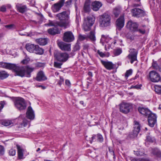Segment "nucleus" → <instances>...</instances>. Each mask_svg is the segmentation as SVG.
Segmentation results:
<instances>
[{
  "mask_svg": "<svg viewBox=\"0 0 161 161\" xmlns=\"http://www.w3.org/2000/svg\"><path fill=\"white\" fill-rule=\"evenodd\" d=\"M80 20V16L79 15H76V16L75 22L77 25H79V23Z\"/></svg>",
  "mask_w": 161,
  "mask_h": 161,
  "instance_id": "obj_53",
  "label": "nucleus"
},
{
  "mask_svg": "<svg viewBox=\"0 0 161 161\" xmlns=\"http://www.w3.org/2000/svg\"><path fill=\"white\" fill-rule=\"evenodd\" d=\"M28 123V121L26 119H23V121L20 124L21 127H25L26 126Z\"/></svg>",
  "mask_w": 161,
  "mask_h": 161,
  "instance_id": "obj_38",
  "label": "nucleus"
},
{
  "mask_svg": "<svg viewBox=\"0 0 161 161\" xmlns=\"http://www.w3.org/2000/svg\"><path fill=\"white\" fill-rule=\"evenodd\" d=\"M129 54L127 57L130 60L131 64H133L134 61L137 60V55L138 51L134 48L130 49L129 51Z\"/></svg>",
  "mask_w": 161,
  "mask_h": 161,
  "instance_id": "obj_10",
  "label": "nucleus"
},
{
  "mask_svg": "<svg viewBox=\"0 0 161 161\" xmlns=\"http://www.w3.org/2000/svg\"><path fill=\"white\" fill-rule=\"evenodd\" d=\"M125 23V19L124 16H120L117 20L116 23V30L120 31L124 27Z\"/></svg>",
  "mask_w": 161,
  "mask_h": 161,
  "instance_id": "obj_13",
  "label": "nucleus"
},
{
  "mask_svg": "<svg viewBox=\"0 0 161 161\" xmlns=\"http://www.w3.org/2000/svg\"><path fill=\"white\" fill-rule=\"evenodd\" d=\"M102 6V4L101 2L95 1L92 3V8L93 10L97 11Z\"/></svg>",
  "mask_w": 161,
  "mask_h": 161,
  "instance_id": "obj_24",
  "label": "nucleus"
},
{
  "mask_svg": "<svg viewBox=\"0 0 161 161\" xmlns=\"http://www.w3.org/2000/svg\"><path fill=\"white\" fill-rule=\"evenodd\" d=\"M131 161H150V160L148 158H138L133 159L131 160Z\"/></svg>",
  "mask_w": 161,
  "mask_h": 161,
  "instance_id": "obj_43",
  "label": "nucleus"
},
{
  "mask_svg": "<svg viewBox=\"0 0 161 161\" xmlns=\"http://www.w3.org/2000/svg\"><path fill=\"white\" fill-rule=\"evenodd\" d=\"M120 13V10L119 8H114L113 10V14L116 17H117Z\"/></svg>",
  "mask_w": 161,
  "mask_h": 161,
  "instance_id": "obj_34",
  "label": "nucleus"
},
{
  "mask_svg": "<svg viewBox=\"0 0 161 161\" xmlns=\"http://www.w3.org/2000/svg\"><path fill=\"white\" fill-rule=\"evenodd\" d=\"M5 28L8 29L9 30H12L14 29H15L16 28V26L14 24H10L8 25H6L4 26Z\"/></svg>",
  "mask_w": 161,
  "mask_h": 161,
  "instance_id": "obj_40",
  "label": "nucleus"
},
{
  "mask_svg": "<svg viewBox=\"0 0 161 161\" xmlns=\"http://www.w3.org/2000/svg\"><path fill=\"white\" fill-rule=\"evenodd\" d=\"M26 115L27 118L31 120H33L35 117L34 111L31 106H29L27 109L26 113Z\"/></svg>",
  "mask_w": 161,
  "mask_h": 161,
  "instance_id": "obj_20",
  "label": "nucleus"
},
{
  "mask_svg": "<svg viewBox=\"0 0 161 161\" xmlns=\"http://www.w3.org/2000/svg\"><path fill=\"white\" fill-rule=\"evenodd\" d=\"M36 42L41 45H45L47 43V41L46 38H40L37 39L36 40Z\"/></svg>",
  "mask_w": 161,
  "mask_h": 161,
  "instance_id": "obj_27",
  "label": "nucleus"
},
{
  "mask_svg": "<svg viewBox=\"0 0 161 161\" xmlns=\"http://www.w3.org/2000/svg\"><path fill=\"white\" fill-rule=\"evenodd\" d=\"M149 77L150 80L153 82H158L161 80L159 74L154 70H152L149 72Z\"/></svg>",
  "mask_w": 161,
  "mask_h": 161,
  "instance_id": "obj_9",
  "label": "nucleus"
},
{
  "mask_svg": "<svg viewBox=\"0 0 161 161\" xmlns=\"http://www.w3.org/2000/svg\"><path fill=\"white\" fill-rule=\"evenodd\" d=\"M54 22H51L50 23V25L51 26H54V27L50 28L47 31L49 34L52 35H54L56 34L60 33V31L59 30L58 27L59 26L58 25H52Z\"/></svg>",
  "mask_w": 161,
  "mask_h": 161,
  "instance_id": "obj_15",
  "label": "nucleus"
},
{
  "mask_svg": "<svg viewBox=\"0 0 161 161\" xmlns=\"http://www.w3.org/2000/svg\"><path fill=\"white\" fill-rule=\"evenodd\" d=\"M97 53L102 58L106 56V54L103 52L100 51L99 50L97 51Z\"/></svg>",
  "mask_w": 161,
  "mask_h": 161,
  "instance_id": "obj_51",
  "label": "nucleus"
},
{
  "mask_svg": "<svg viewBox=\"0 0 161 161\" xmlns=\"http://www.w3.org/2000/svg\"><path fill=\"white\" fill-rule=\"evenodd\" d=\"M37 86L38 87H41L43 89H44L46 88L45 86H42V85H38V86Z\"/></svg>",
  "mask_w": 161,
  "mask_h": 161,
  "instance_id": "obj_60",
  "label": "nucleus"
},
{
  "mask_svg": "<svg viewBox=\"0 0 161 161\" xmlns=\"http://www.w3.org/2000/svg\"><path fill=\"white\" fill-rule=\"evenodd\" d=\"M148 117L147 120L148 124L151 127H153L154 126V125L157 123V117L155 114L151 113L147 115Z\"/></svg>",
  "mask_w": 161,
  "mask_h": 161,
  "instance_id": "obj_11",
  "label": "nucleus"
},
{
  "mask_svg": "<svg viewBox=\"0 0 161 161\" xmlns=\"http://www.w3.org/2000/svg\"><path fill=\"white\" fill-rule=\"evenodd\" d=\"M65 84L68 86L70 87L71 86V83L68 80H66L65 81Z\"/></svg>",
  "mask_w": 161,
  "mask_h": 161,
  "instance_id": "obj_55",
  "label": "nucleus"
},
{
  "mask_svg": "<svg viewBox=\"0 0 161 161\" xmlns=\"http://www.w3.org/2000/svg\"><path fill=\"white\" fill-rule=\"evenodd\" d=\"M4 148L3 146L0 145V155H3L4 153Z\"/></svg>",
  "mask_w": 161,
  "mask_h": 161,
  "instance_id": "obj_49",
  "label": "nucleus"
},
{
  "mask_svg": "<svg viewBox=\"0 0 161 161\" xmlns=\"http://www.w3.org/2000/svg\"><path fill=\"white\" fill-rule=\"evenodd\" d=\"M140 127L141 125L139 122L136 120L134 121L132 132L128 135L127 137L133 138L136 136L140 131Z\"/></svg>",
  "mask_w": 161,
  "mask_h": 161,
  "instance_id": "obj_7",
  "label": "nucleus"
},
{
  "mask_svg": "<svg viewBox=\"0 0 161 161\" xmlns=\"http://www.w3.org/2000/svg\"><path fill=\"white\" fill-rule=\"evenodd\" d=\"M4 103V101L0 102V104L1 105V106H0L2 108H3Z\"/></svg>",
  "mask_w": 161,
  "mask_h": 161,
  "instance_id": "obj_59",
  "label": "nucleus"
},
{
  "mask_svg": "<svg viewBox=\"0 0 161 161\" xmlns=\"http://www.w3.org/2000/svg\"><path fill=\"white\" fill-rule=\"evenodd\" d=\"M153 153L154 155L158 158L161 157V152L159 149L155 148L153 150Z\"/></svg>",
  "mask_w": 161,
  "mask_h": 161,
  "instance_id": "obj_29",
  "label": "nucleus"
},
{
  "mask_svg": "<svg viewBox=\"0 0 161 161\" xmlns=\"http://www.w3.org/2000/svg\"><path fill=\"white\" fill-rule=\"evenodd\" d=\"M122 52V49L121 48H118L114 50V54L115 56H117L121 54Z\"/></svg>",
  "mask_w": 161,
  "mask_h": 161,
  "instance_id": "obj_33",
  "label": "nucleus"
},
{
  "mask_svg": "<svg viewBox=\"0 0 161 161\" xmlns=\"http://www.w3.org/2000/svg\"><path fill=\"white\" fill-rule=\"evenodd\" d=\"M80 49V47L79 43L77 42L75 45L73 49V51L74 52L79 50Z\"/></svg>",
  "mask_w": 161,
  "mask_h": 161,
  "instance_id": "obj_37",
  "label": "nucleus"
},
{
  "mask_svg": "<svg viewBox=\"0 0 161 161\" xmlns=\"http://www.w3.org/2000/svg\"><path fill=\"white\" fill-rule=\"evenodd\" d=\"M111 17L108 14L104 13L100 18V25L102 27L109 26L111 24Z\"/></svg>",
  "mask_w": 161,
  "mask_h": 161,
  "instance_id": "obj_5",
  "label": "nucleus"
},
{
  "mask_svg": "<svg viewBox=\"0 0 161 161\" xmlns=\"http://www.w3.org/2000/svg\"><path fill=\"white\" fill-rule=\"evenodd\" d=\"M59 21L54 22L52 25H58L60 27L67 28L69 26L70 21L69 19V13L67 11H63L56 15Z\"/></svg>",
  "mask_w": 161,
  "mask_h": 161,
  "instance_id": "obj_2",
  "label": "nucleus"
},
{
  "mask_svg": "<svg viewBox=\"0 0 161 161\" xmlns=\"http://www.w3.org/2000/svg\"><path fill=\"white\" fill-rule=\"evenodd\" d=\"M96 136L95 135H93L92 137V140L90 141V143H92V142L93 141H94V140L96 139Z\"/></svg>",
  "mask_w": 161,
  "mask_h": 161,
  "instance_id": "obj_57",
  "label": "nucleus"
},
{
  "mask_svg": "<svg viewBox=\"0 0 161 161\" xmlns=\"http://www.w3.org/2000/svg\"><path fill=\"white\" fill-rule=\"evenodd\" d=\"M16 151L14 149H10L9 151V154L10 156H14L15 155Z\"/></svg>",
  "mask_w": 161,
  "mask_h": 161,
  "instance_id": "obj_47",
  "label": "nucleus"
},
{
  "mask_svg": "<svg viewBox=\"0 0 161 161\" xmlns=\"http://www.w3.org/2000/svg\"><path fill=\"white\" fill-rule=\"evenodd\" d=\"M88 75L90 77H92V73L91 72V71H89V72H88Z\"/></svg>",
  "mask_w": 161,
  "mask_h": 161,
  "instance_id": "obj_61",
  "label": "nucleus"
},
{
  "mask_svg": "<svg viewBox=\"0 0 161 161\" xmlns=\"http://www.w3.org/2000/svg\"><path fill=\"white\" fill-rule=\"evenodd\" d=\"M126 26L130 31H136L137 30L138 24L136 22L130 20L128 22Z\"/></svg>",
  "mask_w": 161,
  "mask_h": 161,
  "instance_id": "obj_16",
  "label": "nucleus"
},
{
  "mask_svg": "<svg viewBox=\"0 0 161 161\" xmlns=\"http://www.w3.org/2000/svg\"><path fill=\"white\" fill-rule=\"evenodd\" d=\"M62 7L60 6L57 3L54 4V6L53 8V10L54 12H56L59 11Z\"/></svg>",
  "mask_w": 161,
  "mask_h": 161,
  "instance_id": "obj_36",
  "label": "nucleus"
},
{
  "mask_svg": "<svg viewBox=\"0 0 161 161\" xmlns=\"http://www.w3.org/2000/svg\"><path fill=\"white\" fill-rule=\"evenodd\" d=\"M16 7L17 11L22 14L25 13L28 10L26 6L22 4L17 3L16 5Z\"/></svg>",
  "mask_w": 161,
  "mask_h": 161,
  "instance_id": "obj_19",
  "label": "nucleus"
},
{
  "mask_svg": "<svg viewBox=\"0 0 161 161\" xmlns=\"http://www.w3.org/2000/svg\"><path fill=\"white\" fill-rule=\"evenodd\" d=\"M120 111L124 114L129 113L132 108L131 104L129 103L122 102L119 105Z\"/></svg>",
  "mask_w": 161,
  "mask_h": 161,
  "instance_id": "obj_8",
  "label": "nucleus"
},
{
  "mask_svg": "<svg viewBox=\"0 0 161 161\" xmlns=\"http://www.w3.org/2000/svg\"><path fill=\"white\" fill-rule=\"evenodd\" d=\"M4 36V34L3 33H0V39L2 38Z\"/></svg>",
  "mask_w": 161,
  "mask_h": 161,
  "instance_id": "obj_62",
  "label": "nucleus"
},
{
  "mask_svg": "<svg viewBox=\"0 0 161 161\" xmlns=\"http://www.w3.org/2000/svg\"><path fill=\"white\" fill-rule=\"evenodd\" d=\"M154 138L151 136L148 135L147 136L146 140L148 142H154Z\"/></svg>",
  "mask_w": 161,
  "mask_h": 161,
  "instance_id": "obj_41",
  "label": "nucleus"
},
{
  "mask_svg": "<svg viewBox=\"0 0 161 161\" xmlns=\"http://www.w3.org/2000/svg\"><path fill=\"white\" fill-rule=\"evenodd\" d=\"M83 25V29L85 31H90L91 26L94 23L95 18L92 15L89 16L86 18L84 19Z\"/></svg>",
  "mask_w": 161,
  "mask_h": 161,
  "instance_id": "obj_3",
  "label": "nucleus"
},
{
  "mask_svg": "<svg viewBox=\"0 0 161 161\" xmlns=\"http://www.w3.org/2000/svg\"><path fill=\"white\" fill-rule=\"evenodd\" d=\"M66 2L65 1L64 4L65 6L69 7L71 4L73 0H66Z\"/></svg>",
  "mask_w": 161,
  "mask_h": 161,
  "instance_id": "obj_46",
  "label": "nucleus"
},
{
  "mask_svg": "<svg viewBox=\"0 0 161 161\" xmlns=\"http://www.w3.org/2000/svg\"><path fill=\"white\" fill-rule=\"evenodd\" d=\"M87 80H89L90 81H91L92 80V77H90L87 78Z\"/></svg>",
  "mask_w": 161,
  "mask_h": 161,
  "instance_id": "obj_63",
  "label": "nucleus"
},
{
  "mask_svg": "<svg viewBox=\"0 0 161 161\" xmlns=\"http://www.w3.org/2000/svg\"><path fill=\"white\" fill-rule=\"evenodd\" d=\"M33 53L37 54L42 55L44 53V50L38 45H36Z\"/></svg>",
  "mask_w": 161,
  "mask_h": 161,
  "instance_id": "obj_25",
  "label": "nucleus"
},
{
  "mask_svg": "<svg viewBox=\"0 0 161 161\" xmlns=\"http://www.w3.org/2000/svg\"><path fill=\"white\" fill-rule=\"evenodd\" d=\"M131 12L133 14V15L137 17L144 16L146 14L145 13L143 10L138 8L132 9Z\"/></svg>",
  "mask_w": 161,
  "mask_h": 161,
  "instance_id": "obj_14",
  "label": "nucleus"
},
{
  "mask_svg": "<svg viewBox=\"0 0 161 161\" xmlns=\"http://www.w3.org/2000/svg\"><path fill=\"white\" fill-rule=\"evenodd\" d=\"M138 110L141 114L146 116H147L151 112L148 108L144 107H139L138 108Z\"/></svg>",
  "mask_w": 161,
  "mask_h": 161,
  "instance_id": "obj_21",
  "label": "nucleus"
},
{
  "mask_svg": "<svg viewBox=\"0 0 161 161\" xmlns=\"http://www.w3.org/2000/svg\"><path fill=\"white\" fill-rule=\"evenodd\" d=\"M14 106L18 110H22L26 109L27 105L25 100L21 97H16L14 100Z\"/></svg>",
  "mask_w": 161,
  "mask_h": 161,
  "instance_id": "obj_4",
  "label": "nucleus"
},
{
  "mask_svg": "<svg viewBox=\"0 0 161 161\" xmlns=\"http://www.w3.org/2000/svg\"><path fill=\"white\" fill-rule=\"evenodd\" d=\"M113 1V0H107V2H109L110 3H112Z\"/></svg>",
  "mask_w": 161,
  "mask_h": 161,
  "instance_id": "obj_64",
  "label": "nucleus"
},
{
  "mask_svg": "<svg viewBox=\"0 0 161 161\" xmlns=\"http://www.w3.org/2000/svg\"><path fill=\"white\" fill-rule=\"evenodd\" d=\"M152 66L155 69H157L158 67L157 64L155 63H153Z\"/></svg>",
  "mask_w": 161,
  "mask_h": 161,
  "instance_id": "obj_56",
  "label": "nucleus"
},
{
  "mask_svg": "<svg viewBox=\"0 0 161 161\" xmlns=\"http://www.w3.org/2000/svg\"><path fill=\"white\" fill-rule=\"evenodd\" d=\"M75 39L74 36L70 31L65 32L64 34L63 40L67 42H73Z\"/></svg>",
  "mask_w": 161,
  "mask_h": 161,
  "instance_id": "obj_12",
  "label": "nucleus"
},
{
  "mask_svg": "<svg viewBox=\"0 0 161 161\" xmlns=\"http://www.w3.org/2000/svg\"><path fill=\"white\" fill-rule=\"evenodd\" d=\"M87 38V36L86 35H82L80 34L79 35V40L80 41H83L85 39H86Z\"/></svg>",
  "mask_w": 161,
  "mask_h": 161,
  "instance_id": "obj_39",
  "label": "nucleus"
},
{
  "mask_svg": "<svg viewBox=\"0 0 161 161\" xmlns=\"http://www.w3.org/2000/svg\"><path fill=\"white\" fill-rule=\"evenodd\" d=\"M132 73V69H130L129 70H127L125 75V77L127 78L129 76L131 75Z\"/></svg>",
  "mask_w": 161,
  "mask_h": 161,
  "instance_id": "obj_42",
  "label": "nucleus"
},
{
  "mask_svg": "<svg viewBox=\"0 0 161 161\" xmlns=\"http://www.w3.org/2000/svg\"><path fill=\"white\" fill-rule=\"evenodd\" d=\"M97 141L100 142H102L103 141V138L102 136L100 134H98L97 135Z\"/></svg>",
  "mask_w": 161,
  "mask_h": 161,
  "instance_id": "obj_45",
  "label": "nucleus"
},
{
  "mask_svg": "<svg viewBox=\"0 0 161 161\" xmlns=\"http://www.w3.org/2000/svg\"><path fill=\"white\" fill-rule=\"evenodd\" d=\"M6 6V7L8 9H10L11 8L12 6L11 4H8L6 5H5Z\"/></svg>",
  "mask_w": 161,
  "mask_h": 161,
  "instance_id": "obj_58",
  "label": "nucleus"
},
{
  "mask_svg": "<svg viewBox=\"0 0 161 161\" xmlns=\"http://www.w3.org/2000/svg\"><path fill=\"white\" fill-rule=\"evenodd\" d=\"M60 80L58 81L57 84L60 86H61L62 84L64 83V79L63 77L59 76Z\"/></svg>",
  "mask_w": 161,
  "mask_h": 161,
  "instance_id": "obj_48",
  "label": "nucleus"
},
{
  "mask_svg": "<svg viewBox=\"0 0 161 161\" xmlns=\"http://www.w3.org/2000/svg\"><path fill=\"white\" fill-rule=\"evenodd\" d=\"M47 79V77L45 76L43 71H39L37 74L36 80L37 81H44Z\"/></svg>",
  "mask_w": 161,
  "mask_h": 161,
  "instance_id": "obj_22",
  "label": "nucleus"
},
{
  "mask_svg": "<svg viewBox=\"0 0 161 161\" xmlns=\"http://www.w3.org/2000/svg\"><path fill=\"white\" fill-rule=\"evenodd\" d=\"M138 31L140 33L142 34H144L146 33V31L145 29H142L140 28L139 29L137 28V30L136 31Z\"/></svg>",
  "mask_w": 161,
  "mask_h": 161,
  "instance_id": "obj_50",
  "label": "nucleus"
},
{
  "mask_svg": "<svg viewBox=\"0 0 161 161\" xmlns=\"http://www.w3.org/2000/svg\"><path fill=\"white\" fill-rule=\"evenodd\" d=\"M154 90L158 94L161 95V86L155 85L154 86Z\"/></svg>",
  "mask_w": 161,
  "mask_h": 161,
  "instance_id": "obj_35",
  "label": "nucleus"
},
{
  "mask_svg": "<svg viewBox=\"0 0 161 161\" xmlns=\"http://www.w3.org/2000/svg\"><path fill=\"white\" fill-rule=\"evenodd\" d=\"M0 67L14 71L17 75L23 77L31 76V73L33 71L34 68L28 66H19L16 65L9 63L0 62Z\"/></svg>",
  "mask_w": 161,
  "mask_h": 161,
  "instance_id": "obj_1",
  "label": "nucleus"
},
{
  "mask_svg": "<svg viewBox=\"0 0 161 161\" xmlns=\"http://www.w3.org/2000/svg\"><path fill=\"white\" fill-rule=\"evenodd\" d=\"M36 45L30 43L26 44L25 48L26 50L30 53H33Z\"/></svg>",
  "mask_w": 161,
  "mask_h": 161,
  "instance_id": "obj_26",
  "label": "nucleus"
},
{
  "mask_svg": "<svg viewBox=\"0 0 161 161\" xmlns=\"http://www.w3.org/2000/svg\"><path fill=\"white\" fill-rule=\"evenodd\" d=\"M18 150V157L19 159H23L24 158L23 152L24 150L19 145H16Z\"/></svg>",
  "mask_w": 161,
  "mask_h": 161,
  "instance_id": "obj_23",
  "label": "nucleus"
},
{
  "mask_svg": "<svg viewBox=\"0 0 161 161\" xmlns=\"http://www.w3.org/2000/svg\"><path fill=\"white\" fill-rule=\"evenodd\" d=\"M0 11L3 12H5L6 11V8L5 5H3L1 6L0 8Z\"/></svg>",
  "mask_w": 161,
  "mask_h": 161,
  "instance_id": "obj_52",
  "label": "nucleus"
},
{
  "mask_svg": "<svg viewBox=\"0 0 161 161\" xmlns=\"http://www.w3.org/2000/svg\"><path fill=\"white\" fill-rule=\"evenodd\" d=\"M62 63H58L57 62H55L54 63V67L58 68H61Z\"/></svg>",
  "mask_w": 161,
  "mask_h": 161,
  "instance_id": "obj_44",
  "label": "nucleus"
},
{
  "mask_svg": "<svg viewBox=\"0 0 161 161\" xmlns=\"http://www.w3.org/2000/svg\"><path fill=\"white\" fill-rule=\"evenodd\" d=\"M101 61L102 64L108 70H110L113 69L115 67L116 64H113L111 62L106 61L102 60Z\"/></svg>",
  "mask_w": 161,
  "mask_h": 161,
  "instance_id": "obj_17",
  "label": "nucleus"
},
{
  "mask_svg": "<svg viewBox=\"0 0 161 161\" xmlns=\"http://www.w3.org/2000/svg\"><path fill=\"white\" fill-rule=\"evenodd\" d=\"M53 56L55 58L60 62H66L69 58V55L66 53H62L56 51L54 52Z\"/></svg>",
  "mask_w": 161,
  "mask_h": 161,
  "instance_id": "obj_6",
  "label": "nucleus"
},
{
  "mask_svg": "<svg viewBox=\"0 0 161 161\" xmlns=\"http://www.w3.org/2000/svg\"><path fill=\"white\" fill-rule=\"evenodd\" d=\"M1 124L4 126H7L11 125H13V123L11 120H5L2 121Z\"/></svg>",
  "mask_w": 161,
  "mask_h": 161,
  "instance_id": "obj_32",
  "label": "nucleus"
},
{
  "mask_svg": "<svg viewBox=\"0 0 161 161\" xmlns=\"http://www.w3.org/2000/svg\"><path fill=\"white\" fill-rule=\"evenodd\" d=\"M29 60L30 59L29 58H25L21 61V63L23 64H26L28 63Z\"/></svg>",
  "mask_w": 161,
  "mask_h": 161,
  "instance_id": "obj_54",
  "label": "nucleus"
},
{
  "mask_svg": "<svg viewBox=\"0 0 161 161\" xmlns=\"http://www.w3.org/2000/svg\"><path fill=\"white\" fill-rule=\"evenodd\" d=\"M59 47L62 50L69 51L70 50L71 45L63 42H60L58 43Z\"/></svg>",
  "mask_w": 161,
  "mask_h": 161,
  "instance_id": "obj_18",
  "label": "nucleus"
},
{
  "mask_svg": "<svg viewBox=\"0 0 161 161\" xmlns=\"http://www.w3.org/2000/svg\"><path fill=\"white\" fill-rule=\"evenodd\" d=\"M84 10L85 12H88L90 10V3L88 1H86L84 7Z\"/></svg>",
  "mask_w": 161,
  "mask_h": 161,
  "instance_id": "obj_31",
  "label": "nucleus"
},
{
  "mask_svg": "<svg viewBox=\"0 0 161 161\" xmlns=\"http://www.w3.org/2000/svg\"><path fill=\"white\" fill-rule=\"evenodd\" d=\"M9 75L5 71H0V79L3 80L7 78Z\"/></svg>",
  "mask_w": 161,
  "mask_h": 161,
  "instance_id": "obj_30",
  "label": "nucleus"
},
{
  "mask_svg": "<svg viewBox=\"0 0 161 161\" xmlns=\"http://www.w3.org/2000/svg\"><path fill=\"white\" fill-rule=\"evenodd\" d=\"M95 34V33L94 31H91L89 35L87 36V38H89L91 41L92 42H95L96 40Z\"/></svg>",
  "mask_w": 161,
  "mask_h": 161,
  "instance_id": "obj_28",
  "label": "nucleus"
}]
</instances>
